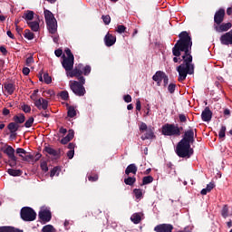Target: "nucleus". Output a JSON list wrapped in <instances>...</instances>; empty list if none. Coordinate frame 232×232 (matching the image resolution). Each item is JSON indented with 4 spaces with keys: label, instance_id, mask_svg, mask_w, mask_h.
<instances>
[{
    "label": "nucleus",
    "instance_id": "nucleus-36",
    "mask_svg": "<svg viewBox=\"0 0 232 232\" xmlns=\"http://www.w3.org/2000/svg\"><path fill=\"white\" fill-rule=\"evenodd\" d=\"M55 228L52 225H46L42 228V232H53Z\"/></svg>",
    "mask_w": 232,
    "mask_h": 232
},
{
    "label": "nucleus",
    "instance_id": "nucleus-24",
    "mask_svg": "<svg viewBox=\"0 0 232 232\" xmlns=\"http://www.w3.org/2000/svg\"><path fill=\"white\" fill-rule=\"evenodd\" d=\"M13 121H14V123L19 125L23 124L24 121H26V118L24 117V114H19V115H14L13 118Z\"/></svg>",
    "mask_w": 232,
    "mask_h": 232
},
{
    "label": "nucleus",
    "instance_id": "nucleus-27",
    "mask_svg": "<svg viewBox=\"0 0 232 232\" xmlns=\"http://www.w3.org/2000/svg\"><path fill=\"white\" fill-rule=\"evenodd\" d=\"M166 75V72L162 71H157L156 73L152 76L153 81H162L164 79V76Z\"/></svg>",
    "mask_w": 232,
    "mask_h": 232
},
{
    "label": "nucleus",
    "instance_id": "nucleus-18",
    "mask_svg": "<svg viewBox=\"0 0 232 232\" xmlns=\"http://www.w3.org/2000/svg\"><path fill=\"white\" fill-rule=\"evenodd\" d=\"M44 151H45V153H48V155H52L53 157H61V149L55 150V149L46 146L44 148Z\"/></svg>",
    "mask_w": 232,
    "mask_h": 232
},
{
    "label": "nucleus",
    "instance_id": "nucleus-28",
    "mask_svg": "<svg viewBox=\"0 0 232 232\" xmlns=\"http://www.w3.org/2000/svg\"><path fill=\"white\" fill-rule=\"evenodd\" d=\"M7 129L9 130L10 133H15L19 130V125H17L15 122H10Z\"/></svg>",
    "mask_w": 232,
    "mask_h": 232
},
{
    "label": "nucleus",
    "instance_id": "nucleus-61",
    "mask_svg": "<svg viewBox=\"0 0 232 232\" xmlns=\"http://www.w3.org/2000/svg\"><path fill=\"white\" fill-rule=\"evenodd\" d=\"M67 148H68V150H73V151H75V143H73V142L69 143L68 146H67Z\"/></svg>",
    "mask_w": 232,
    "mask_h": 232
},
{
    "label": "nucleus",
    "instance_id": "nucleus-50",
    "mask_svg": "<svg viewBox=\"0 0 232 232\" xmlns=\"http://www.w3.org/2000/svg\"><path fill=\"white\" fill-rule=\"evenodd\" d=\"M148 125L144 122H141V124L140 125V131H141V133H144V131H148Z\"/></svg>",
    "mask_w": 232,
    "mask_h": 232
},
{
    "label": "nucleus",
    "instance_id": "nucleus-29",
    "mask_svg": "<svg viewBox=\"0 0 232 232\" xmlns=\"http://www.w3.org/2000/svg\"><path fill=\"white\" fill-rule=\"evenodd\" d=\"M28 26L33 30V32H38L39 31V22L34 21V22H27Z\"/></svg>",
    "mask_w": 232,
    "mask_h": 232
},
{
    "label": "nucleus",
    "instance_id": "nucleus-59",
    "mask_svg": "<svg viewBox=\"0 0 232 232\" xmlns=\"http://www.w3.org/2000/svg\"><path fill=\"white\" fill-rule=\"evenodd\" d=\"M22 72H23L24 75H29L30 74V68L24 67Z\"/></svg>",
    "mask_w": 232,
    "mask_h": 232
},
{
    "label": "nucleus",
    "instance_id": "nucleus-46",
    "mask_svg": "<svg viewBox=\"0 0 232 232\" xmlns=\"http://www.w3.org/2000/svg\"><path fill=\"white\" fill-rule=\"evenodd\" d=\"M224 137H226V126H222L218 133L219 139H224Z\"/></svg>",
    "mask_w": 232,
    "mask_h": 232
},
{
    "label": "nucleus",
    "instance_id": "nucleus-40",
    "mask_svg": "<svg viewBox=\"0 0 232 232\" xmlns=\"http://www.w3.org/2000/svg\"><path fill=\"white\" fill-rule=\"evenodd\" d=\"M89 182H97L99 180V175L98 174H92L88 176Z\"/></svg>",
    "mask_w": 232,
    "mask_h": 232
},
{
    "label": "nucleus",
    "instance_id": "nucleus-7",
    "mask_svg": "<svg viewBox=\"0 0 232 232\" xmlns=\"http://www.w3.org/2000/svg\"><path fill=\"white\" fill-rule=\"evenodd\" d=\"M2 151L5 155H7L10 160L9 166L11 168L17 166V157H15V149H14V147L7 145L5 149H2Z\"/></svg>",
    "mask_w": 232,
    "mask_h": 232
},
{
    "label": "nucleus",
    "instance_id": "nucleus-10",
    "mask_svg": "<svg viewBox=\"0 0 232 232\" xmlns=\"http://www.w3.org/2000/svg\"><path fill=\"white\" fill-rule=\"evenodd\" d=\"M173 225L171 224H160L154 227L155 232H173Z\"/></svg>",
    "mask_w": 232,
    "mask_h": 232
},
{
    "label": "nucleus",
    "instance_id": "nucleus-45",
    "mask_svg": "<svg viewBox=\"0 0 232 232\" xmlns=\"http://www.w3.org/2000/svg\"><path fill=\"white\" fill-rule=\"evenodd\" d=\"M116 32H118V34H124V33H126V26H124L123 24H119L117 26Z\"/></svg>",
    "mask_w": 232,
    "mask_h": 232
},
{
    "label": "nucleus",
    "instance_id": "nucleus-64",
    "mask_svg": "<svg viewBox=\"0 0 232 232\" xmlns=\"http://www.w3.org/2000/svg\"><path fill=\"white\" fill-rule=\"evenodd\" d=\"M40 115H42V117H45L46 119L50 117V113H48V111L41 112Z\"/></svg>",
    "mask_w": 232,
    "mask_h": 232
},
{
    "label": "nucleus",
    "instance_id": "nucleus-11",
    "mask_svg": "<svg viewBox=\"0 0 232 232\" xmlns=\"http://www.w3.org/2000/svg\"><path fill=\"white\" fill-rule=\"evenodd\" d=\"M219 40L221 44H224L225 46H229V44H232V29L221 35Z\"/></svg>",
    "mask_w": 232,
    "mask_h": 232
},
{
    "label": "nucleus",
    "instance_id": "nucleus-55",
    "mask_svg": "<svg viewBox=\"0 0 232 232\" xmlns=\"http://www.w3.org/2000/svg\"><path fill=\"white\" fill-rule=\"evenodd\" d=\"M75 155V150H68V152H67V157H68V159H70V160H72V159H73V156Z\"/></svg>",
    "mask_w": 232,
    "mask_h": 232
},
{
    "label": "nucleus",
    "instance_id": "nucleus-26",
    "mask_svg": "<svg viewBox=\"0 0 232 232\" xmlns=\"http://www.w3.org/2000/svg\"><path fill=\"white\" fill-rule=\"evenodd\" d=\"M8 175L11 177H21L23 175V170L21 169H9L7 170Z\"/></svg>",
    "mask_w": 232,
    "mask_h": 232
},
{
    "label": "nucleus",
    "instance_id": "nucleus-4",
    "mask_svg": "<svg viewBox=\"0 0 232 232\" xmlns=\"http://www.w3.org/2000/svg\"><path fill=\"white\" fill-rule=\"evenodd\" d=\"M77 81L70 82V88L73 94L78 97H84L86 95V89L84 88V84H86V79L82 74L79 76H74Z\"/></svg>",
    "mask_w": 232,
    "mask_h": 232
},
{
    "label": "nucleus",
    "instance_id": "nucleus-1",
    "mask_svg": "<svg viewBox=\"0 0 232 232\" xmlns=\"http://www.w3.org/2000/svg\"><path fill=\"white\" fill-rule=\"evenodd\" d=\"M179 39L172 48L174 55L173 63H183L177 67L179 73L178 81L183 82L188 75L195 73V64H193V55H191V47L193 41L187 31H182L179 34Z\"/></svg>",
    "mask_w": 232,
    "mask_h": 232
},
{
    "label": "nucleus",
    "instance_id": "nucleus-22",
    "mask_svg": "<svg viewBox=\"0 0 232 232\" xmlns=\"http://www.w3.org/2000/svg\"><path fill=\"white\" fill-rule=\"evenodd\" d=\"M4 88L8 95H14V92H15V84L5 83Z\"/></svg>",
    "mask_w": 232,
    "mask_h": 232
},
{
    "label": "nucleus",
    "instance_id": "nucleus-53",
    "mask_svg": "<svg viewBox=\"0 0 232 232\" xmlns=\"http://www.w3.org/2000/svg\"><path fill=\"white\" fill-rule=\"evenodd\" d=\"M57 171H59V168L58 167H54L50 173V177H55V175H57Z\"/></svg>",
    "mask_w": 232,
    "mask_h": 232
},
{
    "label": "nucleus",
    "instance_id": "nucleus-38",
    "mask_svg": "<svg viewBox=\"0 0 232 232\" xmlns=\"http://www.w3.org/2000/svg\"><path fill=\"white\" fill-rule=\"evenodd\" d=\"M44 81L45 84H51L52 83V76L48 74V72L44 73Z\"/></svg>",
    "mask_w": 232,
    "mask_h": 232
},
{
    "label": "nucleus",
    "instance_id": "nucleus-32",
    "mask_svg": "<svg viewBox=\"0 0 232 232\" xmlns=\"http://www.w3.org/2000/svg\"><path fill=\"white\" fill-rule=\"evenodd\" d=\"M24 37L25 39H28V41H32L34 39V37H35V34H34V33H32L29 29H25Z\"/></svg>",
    "mask_w": 232,
    "mask_h": 232
},
{
    "label": "nucleus",
    "instance_id": "nucleus-20",
    "mask_svg": "<svg viewBox=\"0 0 232 232\" xmlns=\"http://www.w3.org/2000/svg\"><path fill=\"white\" fill-rule=\"evenodd\" d=\"M47 30L51 33V34H55V32H57V20H54L53 22H47Z\"/></svg>",
    "mask_w": 232,
    "mask_h": 232
},
{
    "label": "nucleus",
    "instance_id": "nucleus-23",
    "mask_svg": "<svg viewBox=\"0 0 232 232\" xmlns=\"http://www.w3.org/2000/svg\"><path fill=\"white\" fill-rule=\"evenodd\" d=\"M130 220L131 222H133V224H140V222L142 221V213L132 214V216L130 217Z\"/></svg>",
    "mask_w": 232,
    "mask_h": 232
},
{
    "label": "nucleus",
    "instance_id": "nucleus-21",
    "mask_svg": "<svg viewBox=\"0 0 232 232\" xmlns=\"http://www.w3.org/2000/svg\"><path fill=\"white\" fill-rule=\"evenodd\" d=\"M137 165H135V163L130 164L125 169V175H130V173L137 175Z\"/></svg>",
    "mask_w": 232,
    "mask_h": 232
},
{
    "label": "nucleus",
    "instance_id": "nucleus-13",
    "mask_svg": "<svg viewBox=\"0 0 232 232\" xmlns=\"http://www.w3.org/2000/svg\"><path fill=\"white\" fill-rule=\"evenodd\" d=\"M201 119L203 122H209L211 119H213V112L209 109V107H206L201 113Z\"/></svg>",
    "mask_w": 232,
    "mask_h": 232
},
{
    "label": "nucleus",
    "instance_id": "nucleus-49",
    "mask_svg": "<svg viewBox=\"0 0 232 232\" xmlns=\"http://www.w3.org/2000/svg\"><path fill=\"white\" fill-rule=\"evenodd\" d=\"M74 135H75V132L73 131V130H69L68 134L65 137L69 139V140H72Z\"/></svg>",
    "mask_w": 232,
    "mask_h": 232
},
{
    "label": "nucleus",
    "instance_id": "nucleus-35",
    "mask_svg": "<svg viewBox=\"0 0 232 232\" xmlns=\"http://www.w3.org/2000/svg\"><path fill=\"white\" fill-rule=\"evenodd\" d=\"M58 96L61 97L62 101H68V99H70L68 91H62L60 93H58Z\"/></svg>",
    "mask_w": 232,
    "mask_h": 232
},
{
    "label": "nucleus",
    "instance_id": "nucleus-34",
    "mask_svg": "<svg viewBox=\"0 0 232 232\" xmlns=\"http://www.w3.org/2000/svg\"><path fill=\"white\" fill-rule=\"evenodd\" d=\"M151 182H153V178L152 176H145L142 179V185L146 186L148 184H151Z\"/></svg>",
    "mask_w": 232,
    "mask_h": 232
},
{
    "label": "nucleus",
    "instance_id": "nucleus-17",
    "mask_svg": "<svg viewBox=\"0 0 232 232\" xmlns=\"http://www.w3.org/2000/svg\"><path fill=\"white\" fill-rule=\"evenodd\" d=\"M156 136H155V132H153V129L151 128H149L147 130H146V133L143 134L140 139L141 140H151L153 139H155Z\"/></svg>",
    "mask_w": 232,
    "mask_h": 232
},
{
    "label": "nucleus",
    "instance_id": "nucleus-58",
    "mask_svg": "<svg viewBox=\"0 0 232 232\" xmlns=\"http://www.w3.org/2000/svg\"><path fill=\"white\" fill-rule=\"evenodd\" d=\"M54 54L56 55V57H61V55H63V51L62 49H56L54 51Z\"/></svg>",
    "mask_w": 232,
    "mask_h": 232
},
{
    "label": "nucleus",
    "instance_id": "nucleus-12",
    "mask_svg": "<svg viewBox=\"0 0 232 232\" xmlns=\"http://www.w3.org/2000/svg\"><path fill=\"white\" fill-rule=\"evenodd\" d=\"M38 217L42 222H50L52 220V212L48 209L41 210Z\"/></svg>",
    "mask_w": 232,
    "mask_h": 232
},
{
    "label": "nucleus",
    "instance_id": "nucleus-25",
    "mask_svg": "<svg viewBox=\"0 0 232 232\" xmlns=\"http://www.w3.org/2000/svg\"><path fill=\"white\" fill-rule=\"evenodd\" d=\"M34 15H35V13H34V11L27 10V11L24 12V14H23L22 17L25 21H33L34 20Z\"/></svg>",
    "mask_w": 232,
    "mask_h": 232
},
{
    "label": "nucleus",
    "instance_id": "nucleus-5",
    "mask_svg": "<svg viewBox=\"0 0 232 232\" xmlns=\"http://www.w3.org/2000/svg\"><path fill=\"white\" fill-rule=\"evenodd\" d=\"M182 130L184 128L179 127V124L166 123L161 128V133L167 137H180Z\"/></svg>",
    "mask_w": 232,
    "mask_h": 232
},
{
    "label": "nucleus",
    "instance_id": "nucleus-63",
    "mask_svg": "<svg viewBox=\"0 0 232 232\" xmlns=\"http://www.w3.org/2000/svg\"><path fill=\"white\" fill-rule=\"evenodd\" d=\"M0 52H1V53H3V55H6V53H8V51L6 50V47H5V46L0 47Z\"/></svg>",
    "mask_w": 232,
    "mask_h": 232
},
{
    "label": "nucleus",
    "instance_id": "nucleus-19",
    "mask_svg": "<svg viewBox=\"0 0 232 232\" xmlns=\"http://www.w3.org/2000/svg\"><path fill=\"white\" fill-rule=\"evenodd\" d=\"M44 14L45 17V23H52L56 21L55 16H53V14L50 10L44 9Z\"/></svg>",
    "mask_w": 232,
    "mask_h": 232
},
{
    "label": "nucleus",
    "instance_id": "nucleus-42",
    "mask_svg": "<svg viewBox=\"0 0 232 232\" xmlns=\"http://www.w3.org/2000/svg\"><path fill=\"white\" fill-rule=\"evenodd\" d=\"M102 19L104 24H110V23H111V17H110V14L102 15Z\"/></svg>",
    "mask_w": 232,
    "mask_h": 232
},
{
    "label": "nucleus",
    "instance_id": "nucleus-52",
    "mask_svg": "<svg viewBox=\"0 0 232 232\" xmlns=\"http://www.w3.org/2000/svg\"><path fill=\"white\" fill-rule=\"evenodd\" d=\"M179 122H188V117H186V114H179Z\"/></svg>",
    "mask_w": 232,
    "mask_h": 232
},
{
    "label": "nucleus",
    "instance_id": "nucleus-14",
    "mask_svg": "<svg viewBox=\"0 0 232 232\" xmlns=\"http://www.w3.org/2000/svg\"><path fill=\"white\" fill-rule=\"evenodd\" d=\"M34 106H36L38 110L46 111L48 110V101L45 100L44 98H40L38 100H35Z\"/></svg>",
    "mask_w": 232,
    "mask_h": 232
},
{
    "label": "nucleus",
    "instance_id": "nucleus-62",
    "mask_svg": "<svg viewBox=\"0 0 232 232\" xmlns=\"http://www.w3.org/2000/svg\"><path fill=\"white\" fill-rule=\"evenodd\" d=\"M70 139H68L66 136L61 140V144H68L70 142Z\"/></svg>",
    "mask_w": 232,
    "mask_h": 232
},
{
    "label": "nucleus",
    "instance_id": "nucleus-15",
    "mask_svg": "<svg viewBox=\"0 0 232 232\" xmlns=\"http://www.w3.org/2000/svg\"><path fill=\"white\" fill-rule=\"evenodd\" d=\"M104 43H105V45H107L108 47L113 46V44L117 43V37L108 33L104 37Z\"/></svg>",
    "mask_w": 232,
    "mask_h": 232
},
{
    "label": "nucleus",
    "instance_id": "nucleus-56",
    "mask_svg": "<svg viewBox=\"0 0 232 232\" xmlns=\"http://www.w3.org/2000/svg\"><path fill=\"white\" fill-rule=\"evenodd\" d=\"M214 188H215V183L210 182L209 184L207 185V188H207L208 191L209 192V191H211Z\"/></svg>",
    "mask_w": 232,
    "mask_h": 232
},
{
    "label": "nucleus",
    "instance_id": "nucleus-33",
    "mask_svg": "<svg viewBox=\"0 0 232 232\" xmlns=\"http://www.w3.org/2000/svg\"><path fill=\"white\" fill-rule=\"evenodd\" d=\"M126 186H133L135 182H137V179L135 177H129L124 179Z\"/></svg>",
    "mask_w": 232,
    "mask_h": 232
},
{
    "label": "nucleus",
    "instance_id": "nucleus-48",
    "mask_svg": "<svg viewBox=\"0 0 232 232\" xmlns=\"http://www.w3.org/2000/svg\"><path fill=\"white\" fill-rule=\"evenodd\" d=\"M177 88V84L175 83H170L169 86H168V91L170 92V93H175V89Z\"/></svg>",
    "mask_w": 232,
    "mask_h": 232
},
{
    "label": "nucleus",
    "instance_id": "nucleus-39",
    "mask_svg": "<svg viewBox=\"0 0 232 232\" xmlns=\"http://www.w3.org/2000/svg\"><path fill=\"white\" fill-rule=\"evenodd\" d=\"M34 117H30L24 123L25 128H32L34 126Z\"/></svg>",
    "mask_w": 232,
    "mask_h": 232
},
{
    "label": "nucleus",
    "instance_id": "nucleus-51",
    "mask_svg": "<svg viewBox=\"0 0 232 232\" xmlns=\"http://www.w3.org/2000/svg\"><path fill=\"white\" fill-rule=\"evenodd\" d=\"M25 64H26V66H32V64H34V56L33 55L29 56L26 59Z\"/></svg>",
    "mask_w": 232,
    "mask_h": 232
},
{
    "label": "nucleus",
    "instance_id": "nucleus-57",
    "mask_svg": "<svg viewBox=\"0 0 232 232\" xmlns=\"http://www.w3.org/2000/svg\"><path fill=\"white\" fill-rule=\"evenodd\" d=\"M123 101H125V102H131V95L130 94L124 95Z\"/></svg>",
    "mask_w": 232,
    "mask_h": 232
},
{
    "label": "nucleus",
    "instance_id": "nucleus-3",
    "mask_svg": "<svg viewBox=\"0 0 232 232\" xmlns=\"http://www.w3.org/2000/svg\"><path fill=\"white\" fill-rule=\"evenodd\" d=\"M75 58H66V55L63 54L62 66L65 70L67 77H79V75L88 76L92 73V66L79 63L73 68Z\"/></svg>",
    "mask_w": 232,
    "mask_h": 232
},
{
    "label": "nucleus",
    "instance_id": "nucleus-30",
    "mask_svg": "<svg viewBox=\"0 0 232 232\" xmlns=\"http://www.w3.org/2000/svg\"><path fill=\"white\" fill-rule=\"evenodd\" d=\"M221 217L223 218H227L229 217V206L224 205L222 209H221Z\"/></svg>",
    "mask_w": 232,
    "mask_h": 232
},
{
    "label": "nucleus",
    "instance_id": "nucleus-6",
    "mask_svg": "<svg viewBox=\"0 0 232 232\" xmlns=\"http://www.w3.org/2000/svg\"><path fill=\"white\" fill-rule=\"evenodd\" d=\"M20 217L24 222H34L37 218V213L30 207H24L20 211Z\"/></svg>",
    "mask_w": 232,
    "mask_h": 232
},
{
    "label": "nucleus",
    "instance_id": "nucleus-9",
    "mask_svg": "<svg viewBox=\"0 0 232 232\" xmlns=\"http://www.w3.org/2000/svg\"><path fill=\"white\" fill-rule=\"evenodd\" d=\"M224 17H226V10L220 8L214 14V23L216 24H222V23H224Z\"/></svg>",
    "mask_w": 232,
    "mask_h": 232
},
{
    "label": "nucleus",
    "instance_id": "nucleus-44",
    "mask_svg": "<svg viewBox=\"0 0 232 232\" xmlns=\"http://www.w3.org/2000/svg\"><path fill=\"white\" fill-rule=\"evenodd\" d=\"M40 168L42 171H44V173H46L48 171V163L46 161H42L40 164Z\"/></svg>",
    "mask_w": 232,
    "mask_h": 232
},
{
    "label": "nucleus",
    "instance_id": "nucleus-41",
    "mask_svg": "<svg viewBox=\"0 0 232 232\" xmlns=\"http://www.w3.org/2000/svg\"><path fill=\"white\" fill-rule=\"evenodd\" d=\"M5 232H24L22 229L14 227H5Z\"/></svg>",
    "mask_w": 232,
    "mask_h": 232
},
{
    "label": "nucleus",
    "instance_id": "nucleus-43",
    "mask_svg": "<svg viewBox=\"0 0 232 232\" xmlns=\"http://www.w3.org/2000/svg\"><path fill=\"white\" fill-rule=\"evenodd\" d=\"M64 53L67 55L66 59H75V57L73 56V53H72V50H70V48H66L64 50Z\"/></svg>",
    "mask_w": 232,
    "mask_h": 232
},
{
    "label": "nucleus",
    "instance_id": "nucleus-37",
    "mask_svg": "<svg viewBox=\"0 0 232 232\" xmlns=\"http://www.w3.org/2000/svg\"><path fill=\"white\" fill-rule=\"evenodd\" d=\"M133 193H134L135 198L137 199L142 198V189H140V188H134L133 189Z\"/></svg>",
    "mask_w": 232,
    "mask_h": 232
},
{
    "label": "nucleus",
    "instance_id": "nucleus-2",
    "mask_svg": "<svg viewBox=\"0 0 232 232\" xmlns=\"http://www.w3.org/2000/svg\"><path fill=\"white\" fill-rule=\"evenodd\" d=\"M195 137H197V129H189L186 130L182 139L178 142L175 153L179 159H191L195 150L191 148V144L195 143Z\"/></svg>",
    "mask_w": 232,
    "mask_h": 232
},
{
    "label": "nucleus",
    "instance_id": "nucleus-60",
    "mask_svg": "<svg viewBox=\"0 0 232 232\" xmlns=\"http://www.w3.org/2000/svg\"><path fill=\"white\" fill-rule=\"evenodd\" d=\"M136 110H137V111H140V110H141L140 100H137V102H136Z\"/></svg>",
    "mask_w": 232,
    "mask_h": 232
},
{
    "label": "nucleus",
    "instance_id": "nucleus-16",
    "mask_svg": "<svg viewBox=\"0 0 232 232\" xmlns=\"http://www.w3.org/2000/svg\"><path fill=\"white\" fill-rule=\"evenodd\" d=\"M231 26H232L231 23L228 22L227 24H220L214 26V30H216V32L220 34L222 32H227V30L231 29Z\"/></svg>",
    "mask_w": 232,
    "mask_h": 232
},
{
    "label": "nucleus",
    "instance_id": "nucleus-54",
    "mask_svg": "<svg viewBox=\"0 0 232 232\" xmlns=\"http://www.w3.org/2000/svg\"><path fill=\"white\" fill-rule=\"evenodd\" d=\"M162 81H163V86L166 88V86H168V83L169 82V78L167 76V74L164 75Z\"/></svg>",
    "mask_w": 232,
    "mask_h": 232
},
{
    "label": "nucleus",
    "instance_id": "nucleus-31",
    "mask_svg": "<svg viewBox=\"0 0 232 232\" xmlns=\"http://www.w3.org/2000/svg\"><path fill=\"white\" fill-rule=\"evenodd\" d=\"M67 115L68 117H70L71 119H73V117H75L77 115V111H75V107L73 106H70L68 108L67 111Z\"/></svg>",
    "mask_w": 232,
    "mask_h": 232
},
{
    "label": "nucleus",
    "instance_id": "nucleus-47",
    "mask_svg": "<svg viewBox=\"0 0 232 232\" xmlns=\"http://www.w3.org/2000/svg\"><path fill=\"white\" fill-rule=\"evenodd\" d=\"M21 108L24 113H30L32 111V107H30V105L24 104Z\"/></svg>",
    "mask_w": 232,
    "mask_h": 232
},
{
    "label": "nucleus",
    "instance_id": "nucleus-8",
    "mask_svg": "<svg viewBox=\"0 0 232 232\" xmlns=\"http://www.w3.org/2000/svg\"><path fill=\"white\" fill-rule=\"evenodd\" d=\"M16 155L18 157H21L22 160L24 162H30V160H34V155H31L23 148H17L16 149Z\"/></svg>",
    "mask_w": 232,
    "mask_h": 232
}]
</instances>
